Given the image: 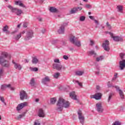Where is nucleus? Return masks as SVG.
I'll use <instances>...</instances> for the list:
<instances>
[{"label": "nucleus", "mask_w": 125, "mask_h": 125, "mask_svg": "<svg viewBox=\"0 0 125 125\" xmlns=\"http://www.w3.org/2000/svg\"><path fill=\"white\" fill-rule=\"evenodd\" d=\"M5 58L10 59L11 58V55L6 52H1L0 55V64L3 67L9 68L10 67V63L9 61L5 60Z\"/></svg>", "instance_id": "1"}, {"label": "nucleus", "mask_w": 125, "mask_h": 125, "mask_svg": "<svg viewBox=\"0 0 125 125\" xmlns=\"http://www.w3.org/2000/svg\"><path fill=\"white\" fill-rule=\"evenodd\" d=\"M63 107L64 108H69L70 107V103L65 101L63 98H60L58 103L57 104V111H62Z\"/></svg>", "instance_id": "2"}, {"label": "nucleus", "mask_w": 125, "mask_h": 125, "mask_svg": "<svg viewBox=\"0 0 125 125\" xmlns=\"http://www.w3.org/2000/svg\"><path fill=\"white\" fill-rule=\"evenodd\" d=\"M70 41L74 45L78 46V47H81V41H78L75 36H71L70 38Z\"/></svg>", "instance_id": "3"}, {"label": "nucleus", "mask_w": 125, "mask_h": 125, "mask_svg": "<svg viewBox=\"0 0 125 125\" xmlns=\"http://www.w3.org/2000/svg\"><path fill=\"white\" fill-rule=\"evenodd\" d=\"M7 7L11 10V12L15 13L18 16H19V15H21V14H22L21 10L17 9V8L13 7L10 5H8Z\"/></svg>", "instance_id": "4"}, {"label": "nucleus", "mask_w": 125, "mask_h": 125, "mask_svg": "<svg viewBox=\"0 0 125 125\" xmlns=\"http://www.w3.org/2000/svg\"><path fill=\"white\" fill-rule=\"evenodd\" d=\"M78 116L80 123H81L82 125H83V124H84V121H85V118H84V115L83 114L82 110H78Z\"/></svg>", "instance_id": "5"}, {"label": "nucleus", "mask_w": 125, "mask_h": 125, "mask_svg": "<svg viewBox=\"0 0 125 125\" xmlns=\"http://www.w3.org/2000/svg\"><path fill=\"white\" fill-rule=\"evenodd\" d=\"M53 69L57 70V71H61L62 69L63 70H65V69H66V67H65V66H63L62 65H61V64L58 63H54L53 64Z\"/></svg>", "instance_id": "6"}, {"label": "nucleus", "mask_w": 125, "mask_h": 125, "mask_svg": "<svg viewBox=\"0 0 125 125\" xmlns=\"http://www.w3.org/2000/svg\"><path fill=\"white\" fill-rule=\"evenodd\" d=\"M20 97L21 100H24V99H28V94L26 91L22 90L20 92Z\"/></svg>", "instance_id": "7"}, {"label": "nucleus", "mask_w": 125, "mask_h": 125, "mask_svg": "<svg viewBox=\"0 0 125 125\" xmlns=\"http://www.w3.org/2000/svg\"><path fill=\"white\" fill-rule=\"evenodd\" d=\"M96 109L98 113H103V111H104V108H103L101 103H98L96 104Z\"/></svg>", "instance_id": "8"}, {"label": "nucleus", "mask_w": 125, "mask_h": 125, "mask_svg": "<svg viewBox=\"0 0 125 125\" xmlns=\"http://www.w3.org/2000/svg\"><path fill=\"white\" fill-rule=\"evenodd\" d=\"M108 34L110 35V37H111L114 42H123V40L122 37L119 36H114L113 33L111 32H108Z\"/></svg>", "instance_id": "9"}, {"label": "nucleus", "mask_w": 125, "mask_h": 125, "mask_svg": "<svg viewBox=\"0 0 125 125\" xmlns=\"http://www.w3.org/2000/svg\"><path fill=\"white\" fill-rule=\"evenodd\" d=\"M34 32L33 31L29 30L26 32V35L24 38L25 41H28V40H30L32 39V37L33 36Z\"/></svg>", "instance_id": "10"}, {"label": "nucleus", "mask_w": 125, "mask_h": 125, "mask_svg": "<svg viewBox=\"0 0 125 125\" xmlns=\"http://www.w3.org/2000/svg\"><path fill=\"white\" fill-rule=\"evenodd\" d=\"M101 97H102V94L101 93H97L95 95H92L90 96V98L96 99V100H99V99H101Z\"/></svg>", "instance_id": "11"}, {"label": "nucleus", "mask_w": 125, "mask_h": 125, "mask_svg": "<svg viewBox=\"0 0 125 125\" xmlns=\"http://www.w3.org/2000/svg\"><path fill=\"white\" fill-rule=\"evenodd\" d=\"M102 46L105 51H109V50H110V47H109V41H105L103 43Z\"/></svg>", "instance_id": "12"}, {"label": "nucleus", "mask_w": 125, "mask_h": 125, "mask_svg": "<svg viewBox=\"0 0 125 125\" xmlns=\"http://www.w3.org/2000/svg\"><path fill=\"white\" fill-rule=\"evenodd\" d=\"M28 105L27 102H23L20 104H19L17 107V110L20 111V110H22L24 107H26V106Z\"/></svg>", "instance_id": "13"}, {"label": "nucleus", "mask_w": 125, "mask_h": 125, "mask_svg": "<svg viewBox=\"0 0 125 125\" xmlns=\"http://www.w3.org/2000/svg\"><path fill=\"white\" fill-rule=\"evenodd\" d=\"M12 63L14 65V67L15 69H16V70H18L19 71H21V70L22 69V65H21V64H20V63H18L17 62H16L13 60L12 61Z\"/></svg>", "instance_id": "14"}, {"label": "nucleus", "mask_w": 125, "mask_h": 125, "mask_svg": "<svg viewBox=\"0 0 125 125\" xmlns=\"http://www.w3.org/2000/svg\"><path fill=\"white\" fill-rule=\"evenodd\" d=\"M83 9V7H77L73 8L70 11L71 14H75V13H77L78 11H81Z\"/></svg>", "instance_id": "15"}, {"label": "nucleus", "mask_w": 125, "mask_h": 125, "mask_svg": "<svg viewBox=\"0 0 125 125\" xmlns=\"http://www.w3.org/2000/svg\"><path fill=\"white\" fill-rule=\"evenodd\" d=\"M38 116L40 118H44L45 117V113L42 108H40L38 111Z\"/></svg>", "instance_id": "16"}, {"label": "nucleus", "mask_w": 125, "mask_h": 125, "mask_svg": "<svg viewBox=\"0 0 125 125\" xmlns=\"http://www.w3.org/2000/svg\"><path fill=\"white\" fill-rule=\"evenodd\" d=\"M67 25H68V23H63L62 25L58 31L59 34H64V27L65 26H67Z\"/></svg>", "instance_id": "17"}, {"label": "nucleus", "mask_w": 125, "mask_h": 125, "mask_svg": "<svg viewBox=\"0 0 125 125\" xmlns=\"http://www.w3.org/2000/svg\"><path fill=\"white\" fill-rule=\"evenodd\" d=\"M115 88H116L117 90L119 91V95L121 97V99H124L125 98V94H124V92L121 89H120V87L118 86H115Z\"/></svg>", "instance_id": "18"}, {"label": "nucleus", "mask_w": 125, "mask_h": 125, "mask_svg": "<svg viewBox=\"0 0 125 125\" xmlns=\"http://www.w3.org/2000/svg\"><path fill=\"white\" fill-rule=\"evenodd\" d=\"M119 68L120 70H124L125 68V60H123L119 62Z\"/></svg>", "instance_id": "19"}, {"label": "nucleus", "mask_w": 125, "mask_h": 125, "mask_svg": "<svg viewBox=\"0 0 125 125\" xmlns=\"http://www.w3.org/2000/svg\"><path fill=\"white\" fill-rule=\"evenodd\" d=\"M42 82L43 84H46L47 83H49V82H50V78L48 76H46L42 79Z\"/></svg>", "instance_id": "20"}, {"label": "nucleus", "mask_w": 125, "mask_h": 125, "mask_svg": "<svg viewBox=\"0 0 125 125\" xmlns=\"http://www.w3.org/2000/svg\"><path fill=\"white\" fill-rule=\"evenodd\" d=\"M87 54L89 56H93V57H96V55H97V54L94 50L87 52Z\"/></svg>", "instance_id": "21"}, {"label": "nucleus", "mask_w": 125, "mask_h": 125, "mask_svg": "<svg viewBox=\"0 0 125 125\" xmlns=\"http://www.w3.org/2000/svg\"><path fill=\"white\" fill-rule=\"evenodd\" d=\"M69 96L72 98V99H73V100H77V95L75 94V92L73 91L70 93Z\"/></svg>", "instance_id": "22"}, {"label": "nucleus", "mask_w": 125, "mask_h": 125, "mask_svg": "<svg viewBox=\"0 0 125 125\" xmlns=\"http://www.w3.org/2000/svg\"><path fill=\"white\" fill-rule=\"evenodd\" d=\"M15 4L16 5H19L21 7H25V5L23 4V2L21 0L16 1Z\"/></svg>", "instance_id": "23"}, {"label": "nucleus", "mask_w": 125, "mask_h": 125, "mask_svg": "<svg viewBox=\"0 0 125 125\" xmlns=\"http://www.w3.org/2000/svg\"><path fill=\"white\" fill-rule=\"evenodd\" d=\"M73 83H77L78 85L82 88L83 87V83L81 82H79L78 80H73Z\"/></svg>", "instance_id": "24"}, {"label": "nucleus", "mask_w": 125, "mask_h": 125, "mask_svg": "<svg viewBox=\"0 0 125 125\" xmlns=\"http://www.w3.org/2000/svg\"><path fill=\"white\" fill-rule=\"evenodd\" d=\"M77 76H83L84 74V71H77L75 72Z\"/></svg>", "instance_id": "25"}, {"label": "nucleus", "mask_w": 125, "mask_h": 125, "mask_svg": "<svg viewBox=\"0 0 125 125\" xmlns=\"http://www.w3.org/2000/svg\"><path fill=\"white\" fill-rule=\"evenodd\" d=\"M49 10L50 12H52L55 13V12H57V9L54 7H50L49 8Z\"/></svg>", "instance_id": "26"}, {"label": "nucleus", "mask_w": 125, "mask_h": 125, "mask_svg": "<svg viewBox=\"0 0 125 125\" xmlns=\"http://www.w3.org/2000/svg\"><path fill=\"white\" fill-rule=\"evenodd\" d=\"M39 62V60L37 57H34L32 58V63L33 64H37Z\"/></svg>", "instance_id": "27"}, {"label": "nucleus", "mask_w": 125, "mask_h": 125, "mask_svg": "<svg viewBox=\"0 0 125 125\" xmlns=\"http://www.w3.org/2000/svg\"><path fill=\"white\" fill-rule=\"evenodd\" d=\"M117 8L118 9V11L119 12H121L122 13V12H123V6L122 5H118L117 6Z\"/></svg>", "instance_id": "28"}, {"label": "nucleus", "mask_w": 125, "mask_h": 125, "mask_svg": "<svg viewBox=\"0 0 125 125\" xmlns=\"http://www.w3.org/2000/svg\"><path fill=\"white\" fill-rule=\"evenodd\" d=\"M104 59V58L103 57V56H101L99 57H97L96 59V61L97 62H99V61H102Z\"/></svg>", "instance_id": "29"}, {"label": "nucleus", "mask_w": 125, "mask_h": 125, "mask_svg": "<svg viewBox=\"0 0 125 125\" xmlns=\"http://www.w3.org/2000/svg\"><path fill=\"white\" fill-rule=\"evenodd\" d=\"M21 37V33H19L16 37H14V39L16 41H19V39H20Z\"/></svg>", "instance_id": "30"}, {"label": "nucleus", "mask_w": 125, "mask_h": 125, "mask_svg": "<svg viewBox=\"0 0 125 125\" xmlns=\"http://www.w3.org/2000/svg\"><path fill=\"white\" fill-rule=\"evenodd\" d=\"M53 77L55 79H58L60 77V73L57 72L54 74Z\"/></svg>", "instance_id": "31"}, {"label": "nucleus", "mask_w": 125, "mask_h": 125, "mask_svg": "<svg viewBox=\"0 0 125 125\" xmlns=\"http://www.w3.org/2000/svg\"><path fill=\"white\" fill-rule=\"evenodd\" d=\"M0 100L1 101L2 103H3L4 105H6V103H5V100L3 97H1L0 96Z\"/></svg>", "instance_id": "32"}, {"label": "nucleus", "mask_w": 125, "mask_h": 125, "mask_svg": "<svg viewBox=\"0 0 125 125\" xmlns=\"http://www.w3.org/2000/svg\"><path fill=\"white\" fill-rule=\"evenodd\" d=\"M55 102H56V98H53L50 99L51 104H55Z\"/></svg>", "instance_id": "33"}, {"label": "nucleus", "mask_w": 125, "mask_h": 125, "mask_svg": "<svg viewBox=\"0 0 125 125\" xmlns=\"http://www.w3.org/2000/svg\"><path fill=\"white\" fill-rule=\"evenodd\" d=\"M10 88L11 90H14V87H11V85L10 84H6V88Z\"/></svg>", "instance_id": "34"}, {"label": "nucleus", "mask_w": 125, "mask_h": 125, "mask_svg": "<svg viewBox=\"0 0 125 125\" xmlns=\"http://www.w3.org/2000/svg\"><path fill=\"white\" fill-rule=\"evenodd\" d=\"M30 70L33 72H38L39 71V68L37 67H30Z\"/></svg>", "instance_id": "35"}, {"label": "nucleus", "mask_w": 125, "mask_h": 125, "mask_svg": "<svg viewBox=\"0 0 125 125\" xmlns=\"http://www.w3.org/2000/svg\"><path fill=\"white\" fill-rule=\"evenodd\" d=\"M30 84H31V85H32V86H34V85H35V79L34 78H32L31 80Z\"/></svg>", "instance_id": "36"}, {"label": "nucleus", "mask_w": 125, "mask_h": 125, "mask_svg": "<svg viewBox=\"0 0 125 125\" xmlns=\"http://www.w3.org/2000/svg\"><path fill=\"white\" fill-rule=\"evenodd\" d=\"M114 95L113 93H110L109 95L108 98L107 99L108 102H110V100H111V98H112V97Z\"/></svg>", "instance_id": "37"}, {"label": "nucleus", "mask_w": 125, "mask_h": 125, "mask_svg": "<svg viewBox=\"0 0 125 125\" xmlns=\"http://www.w3.org/2000/svg\"><path fill=\"white\" fill-rule=\"evenodd\" d=\"M23 117H25V114H20L19 115L17 119V120H21V119H22V118H23Z\"/></svg>", "instance_id": "38"}, {"label": "nucleus", "mask_w": 125, "mask_h": 125, "mask_svg": "<svg viewBox=\"0 0 125 125\" xmlns=\"http://www.w3.org/2000/svg\"><path fill=\"white\" fill-rule=\"evenodd\" d=\"M4 72V70L3 68L0 69V77H2L3 76V72Z\"/></svg>", "instance_id": "39"}, {"label": "nucleus", "mask_w": 125, "mask_h": 125, "mask_svg": "<svg viewBox=\"0 0 125 125\" xmlns=\"http://www.w3.org/2000/svg\"><path fill=\"white\" fill-rule=\"evenodd\" d=\"M120 58H121L122 60H125V54L121 53L120 54Z\"/></svg>", "instance_id": "40"}, {"label": "nucleus", "mask_w": 125, "mask_h": 125, "mask_svg": "<svg viewBox=\"0 0 125 125\" xmlns=\"http://www.w3.org/2000/svg\"><path fill=\"white\" fill-rule=\"evenodd\" d=\"M84 20H85V17H84V16L80 17V21H81V22H83V21H84Z\"/></svg>", "instance_id": "41"}, {"label": "nucleus", "mask_w": 125, "mask_h": 125, "mask_svg": "<svg viewBox=\"0 0 125 125\" xmlns=\"http://www.w3.org/2000/svg\"><path fill=\"white\" fill-rule=\"evenodd\" d=\"M6 88V84H3L1 85V89L2 90H4Z\"/></svg>", "instance_id": "42"}, {"label": "nucleus", "mask_w": 125, "mask_h": 125, "mask_svg": "<svg viewBox=\"0 0 125 125\" xmlns=\"http://www.w3.org/2000/svg\"><path fill=\"white\" fill-rule=\"evenodd\" d=\"M122 123H121V122H120L119 121H115L113 124L112 125H121Z\"/></svg>", "instance_id": "43"}, {"label": "nucleus", "mask_w": 125, "mask_h": 125, "mask_svg": "<svg viewBox=\"0 0 125 125\" xmlns=\"http://www.w3.org/2000/svg\"><path fill=\"white\" fill-rule=\"evenodd\" d=\"M3 32H5L8 30V26L7 25H5V26L3 27Z\"/></svg>", "instance_id": "44"}, {"label": "nucleus", "mask_w": 125, "mask_h": 125, "mask_svg": "<svg viewBox=\"0 0 125 125\" xmlns=\"http://www.w3.org/2000/svg\"><path fill=\"white\" fill-rule=\"evenodd\" d=\"M34 125H41V122H40V121H39V120H36L34 122Z\"/></svg>", "instance_id": "45"}, {"label": "nucleus", "mask_w": 125, "mask_h": 125, "mask_svg": "<svg viewBox=\"0 0 125 125\" xmlns=\"http://www.w3.org/2000/svg\"><path fill=\"white\" fill-rule=\"evenodd\" d=\"M94 41H93L92 40H90V44L89 45H90L91 46H92V45H94Z\"/></svg>", "instance_id": "46"}, {"label": "nucleus", "mask_w": 125, "mask_h": 125, "mask_svg": "<svg viewBox=\"0 0 125 125\" xmlns=\"http://www.w3.org/2000/svg\"><path fill=\"white\" fill-rule=\"evenodd\" d=\"M51 42L52 44H56L58 42V40H52Z\"/></svg>", "instance_id": "47"}, {"label": "nucleus", "mask_w": 125, "mask_h": 125, "mask_svg": "<svg viewBox=\"0 0 125 125\" xmlns=\"http://www.w3.org/2000/svg\"><path fill=\"white\" fill-rule=\"evenodd\" d=\"M85 7L86 8H88V9L91 8V5H90V4H86L85 5Z\"/></svg>", "instance_id": "48"}, {"label": "nucleus", "mask_w": 125, "mask_h": 125, "mask_svg": "<svg viewBox=\"0 0 125 125\" xmlns=\"http://www.w3.org/2000/svg\"><path fill=\"white\" fill-rule=\"evenodd\" d=\"M27 26H28V23H27V22L23 23V27L24 28H27Z\"/></svg>", "instance_id": "49"}, {"label": "nucleus", "mask_w": 125, "mask_h": 125, "mask_svg": "<svg viewBox=\"0 0 125 125\" xmlns=\"http://www.w3.org/2000/svg\"><path fill=\"white\" fill-rule=\"evenodd\" d=\"M97 70H98V71H97L95 73L96 75H97V76H98L100 74V71H99V68H97Z\"/></svg>", "instance_id": "50"}, {"label": "nucleus", "mask_w": 125, "mask_h": 125, "mask_svg": "<svg viewBox=\"0 0 125 125\" xmlns=\"http://www.w3.org/2000/svg\"><path fill=\"white\" fill-rule=\"evenodd\" d=\"M63 57V59H65V60H68V59H69V57H68V56L66 55H64Z\"/></svg>", "instance_id": "51"}, {"label": "nucleus", "mask_w": 125, "mask_h": 125, "mask_svg": "<svg viewBox=\"0 0 125 125\" xmlns=\"http://www.w3.org/2000/svg\"><path fill=\"white\" fill-rule=\"evenodd\" d=\"M54 62L55 63H60V62H59V59H55L54 60Z\"/></svg>", "instance_id": "52"}, {"label": "nucleus", "mask_w": 125, "mask_h": 125, "mask_svg": "<svg viewBox=\"0 0 125 125\" xmlns=\"http://www.w3.org/2000/svg\"><path fill=\"white\" fill-rule=\"evenodd\" d=\"M107 85H108V87H111V82H108L107 83Z\"/></svg>", "instance_id": "53"}, {"label": "nucleus", "mask_w": 125, "mask_h": 125, "mask_svg": "<svg viewBox=\"0 0 125 125\" xmlns=\"http://www.w3.org/2000/svg\"><path fill=\"white\" fill-rule=\"evenodd\" d=\"M89 17L91 20H94V17H93V16H90Z\"/></svg>", "instance_id": "54"}, {"label": "nucleus", "mask_w": 125, "mask_h": 125, "mask_svg": "<svg viewBox=\"0 0 125 125\" xmlns=\"http://www.w3.org/2000/svg\"><path fill=\"white\" fill-rule=\"evenodd\" d=\"M106 25H107V27H108L109 28H110V27H111V25H110V24H109V22H106Z\"/></svg>", "instance_id": "55"}, {"label": "nucleus", "mask_w": 125, "mask_h": 125, "mask_svg": "<svg viewBox=\"0 0 125 125\" xmlns=\"http://www.w3.org/2000/svg\"><path fill=\"white\" fill-rule=\"evenodd\" d=\"M38 20H39V21H40V22H42V18H39Z\"/></svg>", "instance_id": "56"}, {"label": "nucleus", "mask_w": 125, "mask_h": 125, "mask_svg": "<svg viewBox=\"0 0 125 125\" xmlns=\"http://www.w3.org/2000/svg\"><path fill=\"white\" fill-rule=\"evenodd\" d=\"M16 33H17V31H13L12 32H11V34L13 35L14 34H16Z\"/></svg>", "instance_id": "57"}, {"label": "nucleus", "mask_w": 125, "mask_h": 125, "mask_svg": "<svg viewBox=\"0 0 125 125\" xmlns=\"http://www.w3.org/2000/svg\"><path fill=\"white\" fill-rule=\"evenodd\" d=\"M94 21L96 23V24H97L98 25V24H99V23L98 22V21L96 20H94Z\"/></svg>", "instance_id": "58"}, {"label": "nucleus", "mask_w": 125, "mask_h": 125, "mask_svg": "<svg viewBox=\"0 0 125 125\" xmlns=\"http://www.w3.org/2000/svg\"><path fill=\"white\" fill-rule=\"evenodd\" d=\"M96 88L98 90H100V86H97Z\"/></svg>", "instance_id": "59"}, {"label": "nucleus", "mask_w": 125, "mask_h": 125, "mask_svg": "<svg viewBox=\"0 0 125 125\" xmlns=\"http://www.w3.org/2000/svg\"><path fill=\"white\" fill-rule=\"evenodd\" d=\"M45 29H43V30H42V34H44V33H45Z\"/></svg>", "instance_id": "60"}, {"label": "nucleus", "mask_w": 125, "mask_h": 125, "mask_svg": "<svg viewBox=\"0 0 125 125\" xmlns=\"http://www.w3.org/2000/svg\"><path fill=\"white\" fill-rule=\"evenodd\" d=\"M20 34H21V36H22V35H24V34H25V31L21 32Z\"/></svg>", "instance_id": "61"}, {"label": "nucleus", "mask_w": 125, "mask_h": 125, "mask_svg": "<svg viewBox=\"0 0 125 125\" xmlns=\"http://www.w3.org/2000/svg\"><path fill=\"white\" fill-rule=\"evenodd\" d=\"M24 62H25V63H28L29 62V60H28L27 59H25Z\"/></svg>", "instance_id": "62"}, {"label": "nucleus", "mask_w": 125, "mask_h": 125, "mask_svg": "<svg viewBox=\"0 0 125 125\" xmlns=\"http://www.w3.org/2000/svg\"><path fill=\"white\" fill-rule=\"evenodd\" d=\"M35 101L36 102H39V101H40V100L39 99H36Z\"/></svg>", "instance_id": "63"}, {"label": "nucleus", "mask_w": 125, "mask_h": 125, "mask_svg": "<svg viewBox=\"0 0 125 125\" xmlns=\"http://www.w3.org/2000/svg\"><path fill=\"white\" fill-rule=\"evenodd\" d=\"M5 32H6V34H9V31L8 30H7Z\"/></svg>", "instance_id": "64"}]
</instances>
